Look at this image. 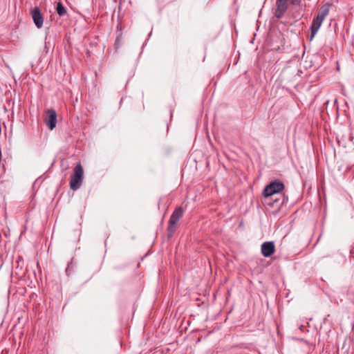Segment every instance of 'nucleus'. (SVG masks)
Instances as JSON below:
<instances>
[{
  "instance_id": "f257e3e1",
  "label": "nucleus",
  "mask_w": 354,
  "mask_h": 354,
  "mask_svg": "<svg viewBox=\"0 0 354 354\" xmlns=\"http://www.w3.org/2000/svg\"><path fill=\"white\" fill-rule=\"evenodd\" d=\"M84 171L80 162H78L73 169V173L70 177V188L75 191L78 189L83 181Z\"/></svg>"
},
{
  "instance_id": "f03ea898",
  "label": "nucleus",
  "mask_w": 354,
  "mask_h": 354,
  "mask_svg": "<svg viewBox=\"0 0 354 354\" xmlns=\"http://www.w3.org/2000/svg\"><path fill=\"white\" fill-rule=\"evenodd\" d=\"M183 215V209L181 207H178L175 209L171 215L167 227V236L168 238H171L176 229V225L178 224V221Z\"/></svg>"
},
{
  "instance_id": "7ed1b4c3",
  "label": "nucleus",
  "mask_w": 354,
  "mask_h": 354,
  "mask_svg": "<svg viewBox=\"0 0 354 354\" xmlns=\"http://www.w3.org/2000/svg\"><path fill=\"white\" fill-rule=\"evenodd\" d=\"M284 188V185L281 182L275 181L267 185L263 190V196L267 198L279 193Z\"/></svg>"
},
{
  "instance_id": "20e7f679",
  "label": "nucleus",
  "mask_w": 354,
  "mask_h": 354,
  "mask_svg": "<svg viewBox=\"0 0 354 354\" xmlns=\"http://www.w3.org/2000/svg\"><path fill=\"white\" fill-rule=\"evenodd\" d=\"M30 15L35 26L38 29L41 28L44 25V18L39 8L35 7L32 8L30 10Z\"/></svg>"
},
{
  "instance_id": "39448f33",
  "label": "nucleus",
  "mask_w": 354,
  "mask_h": 354,
  "mask_svg": "<svg viewBox=\"0 0 354 354\" xmlns=\"http://www.w3.org/2000/svg\"><path fill=\"white\" fill-rule=\"evenodd\" d=\"M45 123L50 130H53L55 128L57 124V113L54 109H50L46 111Z\"/></svg>"
},
{
  "instance_id": "423d86ee",
  "label": "nucleus",
  "mask_w": 354,
  "mask_h": 354,
  "mask_svg": "<svg viewBox=\"0 0 354 354\" xmlns=\"http://www.w3.org/2000/svg\"><path fill=\"white\" fill-rule=\"evenodd\" d=\"M275 251L274 243L272 241H267L264 242L261 245V253L263 257H269L272 254H274Z\"/></svg>"
},
{
  "instance_id": "0eeeda50",
  "label": "nucleus",
  "mask_w": 354,
  "mask_h": 354,
  "mask_svg": "<svg viewBox=\"0 0 354 354\" xmlns=\"http://www.w3.org/2000/svg\"><path fill=\"white\" fill-rule=\"evenodd\" d=\"M322 22L323 20H321L319 18L317 17L313 19L310 26V41H311L313 38L315 37V35L317 34Z\"/></svg>"
},
{
  "instance_id": "6e6552de",
  "label": "nucleus",
  "mask_w": 354,
  "mask_h": 354,
  "mask_svg": "<svg viewBox=\"0 0 354 354\" xmlns=\"http://www.w3.org/2000/svg\"><path fill=\"white\" fill-rule=\"evenodd\" d=\"M329 13V7L328 6L322 7L321 11L317 14V17L319 18L321 20H324L325 17Z\"/></svg>"
},
{
  "instance_id": "1a4fd4ad",
  "label": "nucleus",
  "mask_w": 354,
  "mask_h": 354,
  "mask_svg": "<svg viewBox=\"0 0 354 354\" xmlns=\"http://www.w3.org/2000/svg\"><path fill=\"white\" fill-rule=\"evenodd\" d=\"M56 11L59 16H64L66 14V9L61 2H58L56 7Z\"/></svg>"
},
{
  "instance_id": "9d476101",
  "label": "nucleus",
  "mask_w": 354,
  "mask_h": 354,
  "mask_svg": "<svg viewBox=\"0 0 354 354\" xmlns=\"http://www.w3.org/2000/svg\"><path fill=\"white\" fill-rule=\"evenodd\" d=\"M290 1L292 5L299 6L301 3V0H290Z\"/></svg>"
},
{
  "instance_id": "9b49d317",
  "label": "nucleus",
  "mask_w": 354,
  "mask_h": 354,
  "mask_svg": "<svg viewBox=\"0 0 354 354\" xmlns=\"http://www.w3.org/2000/svg\"><path fill=\"white\" fill-rule=\"evenodd\" d=\"M348 139H349V140H351V134H349Z\"/></svg>"
}]
</instances>
